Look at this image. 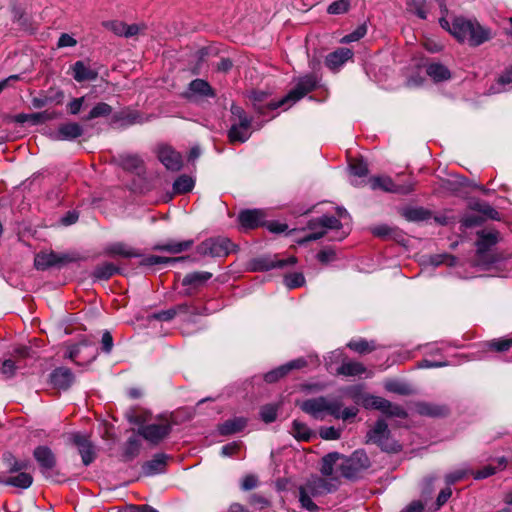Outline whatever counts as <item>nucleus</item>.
Listing matches in <instances>:
<instances>
[{"label":"nucleus","instance_id":"nucleus-1","mask_svg":"<svg viewBox=\"0 0 512 512\" xmlns=\"http://www.w3.org/2000/svg\"><path fill=\"white\" fill-rule=\"evenodd\" d=\"M440 26L453 35L459 42H468L471 46H479L491 38L489 28L482 26L474 18L454 17L450 23L446 18L439 20Z\"/></svg>","mask_w":512,"mask_h":512},{"label":"nucleus","instance_id":"nucleus-2","mask_svg":"<svg viewBox=\"0 0 512 512\" xmlns=\"http://www.w3.org/2000/svg\"><path fill=\"white\" fill-rule=\"evenodd\" d=\"M301 409L317 420H324L329 415L335 419L347 421L355 418L359 412L357 406L343 408V402L340 398H327L323 396L305 400L301 404Z\"/></svg>","mask_w":512,"mask_h":512},{"label":"nucleus","instance_id":"nucleus-3","mask_svg":"<svg viewBox=\"0 0 512 512\" xmlns=\"http://www.w3.org/2000/svg\"><path fill=\"white\" fill-rule=\"evenodd\" d=\"M342 392L349 396L356 405H362L366 409H376L388 416L399 418L407 417V412L399 405L389 400L368 394L362 385H352L342 389Z\"/></svg>","mask_w":512,"mask_h":512},{"label":"nucleus","instance_id":"nucleus-4","mask_svg":"<svg viewBox=\"0 0 512 512\" xmlns=\"http://www.w3.org/2000/svg\"><path fill=\"white\" fill-rule=\"evenodd\" d=\"M368 442L378 445L383 451L398 452L401 445L390 435L387 423L383 419L376 421L367 433Z\"/></svg>","mask_w":512,"mask_h":512},{"label":"nucleus","instance_id":"nucleus-5","mask_svg":"<svg viewBox=\"0 0 512 512\" xmlns=\"http://www.w3.org/2000/svg\"><path fill=\"white\" fill-rule=\"evenodd\" d=\"M316 85L317 79L315 76L306 75L301 77L296 83V86L283 99L278 102H269L267 103V106L274 110L284 106L286 103H289V105L294 104L303 98L306 94L314 90Z\"/></svg>","mask_w":512,"mask_h":512},{"label":"nucleus","instance_id":"nucleus-6","mask_svg":"<svg viewBox=\"0 0 512 512\" xmlns=\"http://www.w3.org/2000/svg\"><path fill=\"white\" fill-rule=\"evenodd\" d=\"M233 250V244L226 237L209 238L201 242L196 252L201 256L224 257Z\"/></svg>","mask_w":512,"mask_h":512},{"label":"nucleus","instance_id":"nucleus-7","mask_svg":"<svg viewBox=\"0 0 512 512\" xmlns=\"http://www.w3.org/2000/svg\"><path fill=\"white\" fill-rule=\"evenodd\" d=\"M308 228L313 230V232L305 236L302 242L318 240L327 233V230H340L342 223L334 216L324 215L320 218L310 220Z\"/></svg>","mask_w":512,"mask_h":512},{"label":"nucleus","instance_id":"nucleus-8","mask_svg":"<svg viewBox=\"0 0 512 512\" xmlns=\"http://www.w3.org/2000/svg\"><path fill=\"white\" fill-rule=\"evenodd\" d=\"M369 458L363 450L355 451L349 458L342 456V462L339 465L341 475L346 478H355L361 470L368 468Z\"/></svg>","mask_w":512,"mask_h":512},{"label":"nucleus","instance_id":"nucleus-9","mask_svg":"<svg viewBox=\"0 0 512 512\" xmlns=\"http://www.w3.org/2000/svg\"><path fill=\"white\" fill-rule=\"evenodd\" d=\"M370 186L373 190H383L385 192L408 194L414 190L415 182L409 181L403 185H397L388 176H378L369 179Z\"/></svg>","mask_w":512,"mask_h":512},{"label":"nucleus","instance_id":"nucleus-10","mask_svg":"<svg viewBox=\"0 0 512 512\" xmlns=\"http://www.w3.org/2000/svg\"><path fill=\"white\" fill-rule=\"evenodd\" d=\"M33 456L40 466L42 474L46 478H52L53 475H59L58 472H54L57 460L55 454L47 446H38L33 451Z\"/></svg>","mask_w":512,"mask_h":512},{"label":"nucleus","instance_id":"nucleus-11","mask_svg":"<svg viewBox=\"0 0 512 512\" xmlns=\"http://www.w3.org/2000/svg\"><path fill=\"white\" fill-rule=\"evenodd\" d=\"M74 261L69 254L55 252H40L34 258V265L38 270H46L51 267H61Z\"/></svg>","mask_w":512,"mask_h":512},{"label":"nucleus","instance_id":"nucleus-12","mask_svg":"<svg viewBox=\"0 0 512 512\" xmlns=\"http://www.w3.org/2000/svg\"><path fill=\"white\" fill-rule=\"evenodd\" d=\"M65 357L75 363L91 362L95 359L96 352L87 340H83L77 344L70 345L67 348Z\"/></svg>","mask_w":512,"mask_h":512},{"label":"nucleus","instance_id":"nucleus-13","mask_svg":"<svg viewBox=\"0 0 512 512\" xmlns=\"http://www.w3.org/2000/svg\"><path fill=\"white\" fill-rule=\"evenodd\" d=\"M171 432L169 423H153L141 426L138 429L139 435L152 444H158Z\"/></svg>","mask_w":512,"mask_h":512},{"label":"nucleus","instance_id":"nucleus-14","mask_svg":"<svg viewBox=\"0 0 512 512\" xmlns=\"http://www.w3.org/2000/svg\"><path fill=\"white\" fill-rule=\"evenodd\" d=\"M158 158L161 163L169 170L178 171L182 167V157L180 153L169 146L160 147Z\"/></svg>","mask_w":512,"mask_h":512},{"label":"nucleus","instance_id":"nucleus-15","mask_svg":"<svg viewBox=\"0 0 512 512\" xmlns=\"http://www.w3.org/2000/svg\"><path fill=\"white\" fill-rule=\"evenodd\" d=\"M353 57L349 48L341 47L326 56L325 64L332 71H338L340 67Z\"/></svg>","mask_w":512,"mask_h":512},{"label":"nucleus","instance_id":"nucleus-16","mask_svg":"<svg viewBox=\"0 0 512 512\" xmlns=\"http://www.w3.org/2000/svg\"><path fill=\"white\" fill-rule=\"evenodd\" d=\"M302 486L307 492H310L312 496L316 497L331 493L336 489L333 483L320 477L311 478Z\"/></svg>","mask_w":512,"mask_h":512},{"label":"nucleus","instance_id":"nucleus-17","mask_svg":"<svg viewBox=\"0 0 512 512\" xmlns=\"http://www.w3.org/2000/svg\"><path fill=\"white\" fill-rule=\"evenodd\" d=\"M83 128L75 122L61 124L53 138L58 141H72L82 136Z\"/></svg>","mask_w":512,"mask_h":512},{"label":"nucleus","instance_id":"nucleus-18","mask_svg":"<svg viewBox=\"0 0 512 512\" xmlns=\"http://www.w3.org/2000/svg\"><path fill=\"white\" fill-rule=\"evenodd\" d=\"M74 380V375L70 369L65 367L56 368L50 374V383L57 389H68Z\"/></svg>","mask_w":512,"mask_h":512},{"label":"nucleus","instance_id":"nucleus-19","mask_svg":"<svg viewBox=\"0 0 512 512\" xmlns=\"http://www.w3.org/2000/svg\"><path fill=\"white\" fill-rule=\"evenodd\" d=\"M296 263L297 258L295 256H289L286 259L260 258L256 261L255 269L270 270L273 268H284L286 266H293Z\"/></svg>","mask_w":512,"mask_h":512},{"label":"nucleus","instance_id":"nucleus-20","mask_svg":"<svg viewBox=\"0 0 512 512\" xmlns=\"http://www.w3.org/2000/svg\"><path fill=\"white\" fill-rule=\"evenodd\" d=\"M166 465L167 456L165 454H157L142 465V472L146 476L160 474L165 471Z\"/></svg>","mask_w":512,"mask_h":512},{"label":"nucleus","instance_id":"nucleus-21","mask_svg":"<svg viewBox=\"0 0 512 512\" xmlns=\"http://www.w3.org/2000/svg\"><path fill=\"white\" fill-rule=\"evenodd\" d=\"M415 411L422 416L428 417H441L448 414V408L446 406L429 402L415 403Z\"/></svg>","mask_w":512,"mask_h":512},{"label":"nucleus","instance_id":"nucleus-22","mask_svg":"<svg viewBox=\"0 0 512 512\" xmlns=\"http://www.w3.org/2000/svg\"><path fill=\"white\" fill-rule=\"evenodd\" d=\"M478 239L476 242L477 253L479 256H484L486 252L490 250L498 241V235L496 232L480 231L477 233Z\"/></svg>","mask_w":512,"mask_h":512},{"label":"nucleus","instance_id":"nucleus-23","mask_svg":"<svg viewBox=\"0 0 512 512\" xmlns=\"http://www.w3.org/2000/svg\"><path fill=\"white\" fill-rule=\"evenodd\" d=\"M73 78L77 82L84 81H93L98 77V72L88 65H86L83 61H77L72 66Z\"/></svg>","mask_w":512,"mask_h":512},{"label":"nucleus","instance_id":"nucleus-24","mask_svg":"<svg viewBox=\"0 0 512 512\" xmlns=\"http://www.w3.org/2000/svg\"><path fill=\"white\" fill-rule=\"evenodd\" d=\"M239 222L244 228H255L262 223L264 213L261 210H245L239 214Z\"/></svg>","mask_w":512,"mask_h":512},{"label":"nucleus","instance_id":"nucleus-25","mask_svg":"<svg viewBox=\"0 0 512 512\" xmlns=\"http://www.w3.org/2000/svg\"><path fill=\"white\" fill-rule=\"evenodd\" d=\"M113 123H120L121 126L126 127L137 123H143L144 120L141 115L136 111L124 110L115 113L112 117Z\"/></svg>","mask_w":512,"mask_h":512},{"label":"nucleus","instance_id":"nucleus-26","mask_svg":"<svg viewBox=\"0 0 512 512\" xmlns=\"http://www.w3.org/2000/svg\"><path fill=\"white\" fill-rule=\"evenodd\" d=\"M33 483V477L27 472H20L17 475L9 476L4 479V485L13 486L20 489H27Z\"/></svg>","mask_w":512,"mask_h":512},{"label":"nucleus","instance_id":"nucleus-27","mask_svg":"<svg viewBox=\"0 0 512 512\" xmlns=\"http://www.w3.org/2000/svg\"><path fill=\"white\" fill-rule=\"evenodd\" d=\"M212 274L207 271H197L187 274L183 280V286H192L193 288H197L205 284L210 278Z\"/></svg>","mask_w":512,"mask_h":512},{"label":"nucleus","instance_id":"nucleus-28","mask_svg":"<svg viewBox=\"0 0 512 512\" xmlns=\"http://www.w3.org/2000/svg\"><path fill=\"white\" fill-rule=\"evenodd\" d=\"M366 372L365 366L357 361H344L337 369L338 375L343 376H358Z\"/></svg>","mask_w":512,"mask_h":512},{"label":"nucleus","instance_id":"nucleus-29","mask_svg":"<svg viewBox=\"0 0 512 512\" xmlns=\"http://www.w3.org/2000/svg\"><path fill=\"white\" fill-rule=\"evenodd\" d=\"M247 421L243 417H236L225 421L220 425L219 431L222 435H229L240 432L245 428Z\"/></svg>","mask_w":512,"mask_h":512},{"label":"nucleus","instance_id":"nucleus-30","mask_svg":"<svg viewBox=\"0 0 512 512\" xmlns=\"http://www.w3.org/2000/svg\"><path fill=\"white\" fill-rule=\"evenodd\" d=\"M342 462V456L337 452L327 454L322 459L321 473L325 476H331L335 472V466H339L338 462Z\"/></svg>","mask_w":512,"mask_h":512},{"label":"nucleus","instance_id":"nucleus-31","mask_svg":"<svg viewBox=\"0 0 512 512\" xmlns=\"http://www.w3.org/2000/svg\"><path fill=\"white\" fill-rule=\"evenodd\" d=\"M193 243V240L169 241L165 244L158 245L156 249L161 251H167L173 254H178L190 249L193 246Z\"/></svg>","mask_w":512,"mask_h":512},{"label":"nucleus","instance_id":"nucleus-32","mask_svg":"<svg viewBox=\"0 0 512 512\" xmlns=\"http://www.w3.org/2000/svg\"><path fill=\"white\" fill-rule=\"evenodd\" d=\"M384 387L387 391L399 395H411L415 392L410 384L400 380H387Z\"/></svg>","mask_w":512,"mask_h":512},{"label":"nucleus","instance_id":"nucleus-33","mask_svg":"<svg viewBox=\"0 0 512 512\" xmlns=\"http://www.w3.org/2000/svg\"><path fill=\"white\" fill-rule=\"evenodd\" d=\"M189 90L194 94H198L205 97H214L215 92L209 83L203 79H195L190 82Z\"/></svg>","mask_w":512,"mask_h":512},{"label":"nucleus","instance_id":"nucleus-34","mask_svg":"<svg viewBox=\"0 0 512 512\" xmlns=\"http://www.w3.org/2000/svg\"><path fill=\"white\" fill-rule=\"evenodd\" d=\"M251 136L250 127H243L240 125L233 124L228 132L230 142L243 143L247 141Z\"/></svg>","mask_w":512,"mask_h":512},{"label":"nucleus","instance_id":"nucleus-35","mask_svg":"<svg viewBox=\"0 0 512 512\" xmlns=\"http://www.w3.org/2000/svg\"><path fill=\"white\" fill-rule=\"evenodd\" d=\"M291 434L297 440L309 441L313 435V432L310 430V428L306 424H304L298 420H294L292 423Z\"/></svg>","mask_w":512,"mask_h":512},{"label":"nucleus","instance_id":"nucleus-36","mask_svg":"<svg viewBox=\"0 0 512 512\" xmlns=\"http://www.w3.org/2000/svg\"><path fill=\"white\" fill-rule=\"evenodd\" d=\"M484 347L488 350L495 352H506L512 347V338L504 337L498 339H492L484 343Z\"/></svg>","mask_w":512,"mask_h":512},{"label":"nucleus","instance_id":"nucleus-37","mask_svg":"<svg viewBox=\"0 0 512 512\" xmlns=\"http://www.w3.org/2000/svg\"><path fill=\"white\" fill-rule=\"evenodd\" d=\"M50 119L47 112L33 113V114H24L20 113L14 116V121L20 124L30 122L32 124H38L45 120Z\"/></svg>","mask_w":512,"mask_h":512},{"label":"nucleus","instance_id":"nucleus-38","mask_svg":"<svg viewBox=\"0 0 512 512\" xmlns=\"http://www.w3.org/2000/svg\"><path fill=\"white\" fill-rule=\"evenodd\" d=\"M188 257H163L157 255H151L144 258L141 262L142 265L145 266H154L158 264H173L179 261H183Z\"/></svg>","mask_w":512,"mask_h":512},{"label":"nucleus","instance_id":"nucleus-39","mask_svg":"<svg viewBox=\"0 0 512 512\" xmlns=\"http://www.w3.org/2000/svg\"><path fill=\"white\" fill-rule=\"evenodd\" d=\"M427 74L435 81L446 80L450 77L449 70L442 64L432 63L427 67Z\"/></svg>","mask_w":512,"mask_h":512},{"label":"nucleus","instance_id":"nucleus-40","mask_svg":"<svg viewBox=\"0 0 512 512\" xmlns=\"http://www.w3.org/2000/svg\"><path fill=\"white\" fill-rule=\"evenodd\" d=\"M112 110V107L105 102L97 103L85 117V120L90 121L99 117L109 116L112 113Z\"/></svg>","mask_w":512,"mask_h":512},{"label":"nucleus","instance_id":"nucleus-41","mask_svg":"<svg viewBox=\"0 0 512 512\" xmlns=\"http://www.w3.org/2000/svg\"><path fill=\"white\" fill-rule=\"evenodd\" d=\"M21 367L20 362L16 359L8 358L2 361L0 366V374L10 379L15 376L16 371Z\"/></svg>","mask_w":512,"mask_h":512},{"label":"nucleus","instance_id":"nucleus-42","mask_svg":"<svg viewBox=\"0 0 512 512\" xmlns=\"http://www.w3.org/2000/svg\"><path fill=\"white\" fill-rule=\"evenodd\" d=\"M347 346L359 353V354H366L369 352H372L375 349V343L373 341H367L365 339H358V340H351Z\"/></svg>","mask_w":512,"mask_h":512},{"label":"nucleus","instance_id":"nucleus-43","mask_svg":"<svg viewBox=\"0 0 512 512\" xmlns=\"http://www.w3.org/2000/svg\"><path fill=\"white\" fill-rule=\"evenodd\" d=\"M194 187V181L191 177L182 175L178 177L174 184L173 189L178 194H183L191 191Z\"/></svg>","mask_w":512,"mask_h":512},{"label":"nucleus","instance_id":"nucleus-44","mask_svg":"<svg viewBox=\"0 0 512 512\" xmlns=\"http://www.w3.org/2000/svg\"><path fill=\"white\" fill-rule=\"evenodd\" d=\"M116 272H117L116 266H114L112 263L107 262V263L98 265L94 269L93 276L100 280H106V279H109Z\"/></svg>","mask_w":512,"mask_h":512},{"label":"nucleus","instance_id":"nucleus-45","mask_svg":"<svg viewBox=\"0 0 512 512\" xmlns=\"http://www.w3.org/2000/svg\"><path fill=\"white\" fill-rule=\"evenodd\" d=\"M312 497V494L307 492L303 486L299 488V502L302 508L310 512H318L319 507L312 501Z\"/></svg>","mask_w":512,"mask_h":512},{"label":"nucleus","instance_id":"nucleus-46","mask_svg":"<svg viewBox=\"0 0 512 512\" xmlns=\"http://www.w3.org/2000/svg\"><path fill=\"white\" fill-rule=\"evenodd\" d=\"M140 447V441L136 437H130L125 444V459L129 461L135 458L140 452Z\"/></svg>","mask_w":512,"mask_h":512},{"label":"nucleus","instance_id":"nucleus-47","mask_svg":"<svg viewBox=\"0 0 512 512\" xmlns=\"http://www.w3.org/2000/svg\"><path fill=\"white\" fill-rule=\"evenodd\" d=\"M109 252L114 255H120L125 258L137 257L139 254L132 248L123 243H114L109 247Z\"/></svg>","mask_w":512,"mask_h":512},{"label":"nucleus","instance_id":"nucleus-48","mask_svg":"<svg viewBox=\"0 0 512 512\" xmlns=\"http://www.w3.org/2000/svg\"><path fill=\"white\" fill-rule=\"evenodd\" d=\"M119 164L126 170H137L141 164V159L136 155H121L119 157Z\"/></svg>","mask_w":512,"mask_h":512},{"label":"nucleus","instance_id":"nucleus-49","mask_svg":"<svg viewBox=\"0 0 512 512\" xmlns=\"http://www.w3.org/2000/svg\"><path fill=\"white\" fill-rule=\"evenodd\" d=\"M350 173L355 177H365L368 173L367 164L361 159H353L349 164Z\"/></svg>","mask_w":512,"mask_h":512},{"label":"nucleus","instance_id":"nucleus-50","mask_svg":"<svg viewBox=\"0 0 512 512\" xmlns=\"http://www.w3.org/2000/svg\"><path fill=\"white\" fill-rule=\"evenodd\" d=\"M284 284L288 289L301 287L305 284V277L302 273H291L284 277Z\"/></svg>","mask_w":512,"mask_h":512},{"label":"nucleus","instance_id":"nucleus-51","mask_svg":"<svg viewBox=\"0 0 512 512\" xmlns=\"http://www.w3.org/2000/svg\"><path fill=\"white\" fill-rule=\"evenodd\" d=\"M349 8L350 0H336L328 6L327 12L331 15H339L346 13Z\"/></svg>","mask_w":512,"mask_h":512},{"label":"nucleus","instance_id":"nucleus-52","mask_svg":"<svg viewBox=\"0 0 512 512\" xmlns=\"http://www.w3.org/2000/svg\"><path fill=\"white\" fill-rule=\"evenodd\" d=\"M231 113L238 119V123H236L235 125H240L244 128L251 126V118L247 116L245 111L240 106L232 105Z\"/></svg>","mask_w":512,"mask_h":512},{"label":"nucleus","instance_id":"nucleus-53","mask_svg":"<svg viewBox=\"0 0 512 512\" xmlns=\"http://www.w3.org/2000/svg\"><path fill=\"white\" fill-rule=\"evenodd\" d=\"M367 33V26L366 24H362L358 26L353 32L345 35L341 39V43H351L360 40L363 38Z\"/></svg>","mask_w":512,"mask_h":512},{"label":"nucleus","instance_id":"nucleus-54","mask_svg":"<svg viewBox=\"0 0 512 512\" xmlns=\"http://www.w3.org/2000/svg\"><path fill=\"white\" fill-rule=\"evenodd\" d=\"M472 471L469 469H458L451 473L446 474L445 481L447 485H453L458 481L464 479L467 475L471 474Z\"/></svg>","mask_w":512,"mask_h":512},{"label":"nucleus","instance_id":"nucleus-55","mask_svg":"<svg viewBox=\"0 0 512 512\" xmlns=\"http://www.w3.org/2000/svg\"><path fill=\"white\" fill-rule=\"evenodd\" d=\"M103 25L115 35L125 37V22L114 20L104 22Z\"/></svg>","mask_w":512,"mask_h":512},{"label":"nucleus","instance_id":"nucleus-56","mask_svg":"<svg viewBox=\"0 0 512 512\" xmlns=\"http://www.w3.org/2000/svg\"><path fill=\"white\" fill-rule=\"evenodd\" d=\"M79 453L81 455L82 462L85 466H88L94 461L95 453L91 443L79 448Z\"/></svg>","mask_w":512,"mask_h":512},{"label":"nucleus","instance_id":"nucleus-57","mask_svg":"<svg viewBox=\"0 0 512 512\" xmlns=\"http://www.w3.org/2000/svg\"><path fill=\"white\" fill-rule=\"evenodd\" d=\"M286 368L284 365L268 372L264 376V380L268 383H273L278 381L280 378L284 377L288 372L286 371Z\"/></svg>","mask_w":512,"mask_h":512},{"label":"nucleus","instance_id":"nucleus-58","mask_svg":"<svg viewBox=\"0 0 512 512\" xmlns=\"http://www.w3.org/2000/svg\"><path fill=\"white\" fill-rule=\"evenodd\" d=\"M322 439L325 440H338L341 437V431L335 427H322L319 431Z\"/></svg>","mask_w":512,"mask_h":512},{"label":"nucleus","instance_id":"nucleus-59","mask_svg":"<svg viewBox=\"0 0 512 512\" xmlns=\"http://www.w3.org/2000/svg\"><path fill=\"white\" fill-rule=\"evenodd\" d=\"M260 414L264 422L271 423L275 421L277 417V409L273 405H266L262 407Z\"/></svg>","mask_w":512,"mask_h":512},{"label":"nucleus","instance_id":"nucleus-60","mask_svg":"<svg viewBox=\"0 0 512 512\" xmlns=\"http://www.w3.org/2000/svg\"><path fill=\"white\" fill-rule=\"evenodd\" d=\"M47 100L48 104L54 103L56 105H60L64 100V92L60 89L51 88L47 92Z\"/></svg>","mask_w":512,"mask_h":512},{"label":"nucleus","instance_id":"nucleus-61","mask_svg":"<svg viewBox=\"0 0 512 512\" xmlns=\"http://www.w3.org/2000/svg\"><path fill=\"white\" fill-rule=\"evenodd\" d=\"M84 101H85V97L84 96L72 99L67 104L68 112L71 115H77L81 111V109L83 107V104H84Z\"/></svg>","mask_w":512,"mask_h":512},{"label":"nucleus","instance_id":"nucleus-62","mask_svg":"<svg viewBox=\"0 0 512 512\" xmlns=\"http://www.w3.org/2000/svg\"><path fill=\"white\" fill-rule=\"evenodd\" d=\"M176 316V311L172 308L167 310H163L157 313H153L150 318L159 320V321H170Z\"/></svg>","mask_w":512,"mask_h":512},{"label":"nucleus","instance_id":"nucleus-63","mask_svg":"<svg viewBox=\"0 0 512 512\" xmlns=\"http://www.w3.org/2000/svg\"><path fill=\"white\" fill-rule=\"evenodd\" d=\"M496 471H497L496 467H493L492 465H487L484 468H482L474 473L472 472L471 474H473L474 479L480 480V479H485V478H488V477L494 475L496 473Z\"/></svg>","mask_w":512,"mask_h":512},{"label":"nucleus","instance_id":"nucleus-64","mask_svg":"<svg viewBox=\"0 0 512 512\" xmlns=\"http://www.w3.org/2000/svg\"><path fill=\"white\" fill-rule=\"evenodd\" d=\"M498 84L503 86V90L512 87V66L507 69L498 79Z\"/></svg>","mask_w":512,"mask_h":512}]
</instances>
